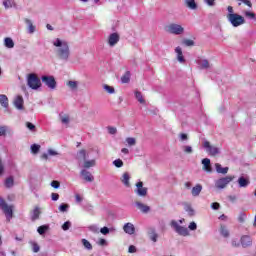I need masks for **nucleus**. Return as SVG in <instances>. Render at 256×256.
<instances>
[{
  "label": "nucleus",
  "instance_id": "f257e3e1",
  "mask_svg": "<svg viewBox=\"0 0 256 256\" xmlns=\"http://www.w3.org/2000/svg\"><path fill=\"white\" fill-rule=\"evenodd\" d=\"M52 44L55 49V54L60 59V61H69V57H71V50L69 49V43L60 38H56Z\"/></svg>",
  "mask_w": 256,
  "mask_h": 256
},
{
  "label": "nucleus",
  "instance_id": "f03ea898",
  "mask_svg": "<svg viewBox=\"0 0 256 256\" xmlns=\"http://www.w3.org/2000/svg\"><path fill=\"white\" fill-rule=\"evenodd\" d=\"M227 11L226 19L232 27H241V25H245V17L235 13L233 6H228Z\"/></svg>",
  "mask_w": 256,
  "mask_h": 256
},
{
  "label": "nucleus",
  "instance_id": "7ed1b4c3",
  "mask_svg": "<svg viewBox=\"0 0 256 256\" xmlns=\"http://www.w3.org/2000/svg\"><path fill=\"white\" fill-rule=\"evenodd\" d=\"M182 223H185V219H180L179 221L172 220L170 222V227H172L175 233H177L181 237H189V229L185 226H181Z\"/></svg>",
  "mask_w": 256,
  "mask_h": 256
},
{
  "label": "nucleus",
  "instance_id": "20e7f679",
  "mask_svg": "<svg viewBox=\"0 0 256 256\" xmlns=\"http://www.w3.org/2000/svg\"><path fill=\"white\" fill-rule=\"evenodd\" d=\"M0 209L6 217V221L9 223L13 219V205H8L5 199L0 196Z\"/></svg>",
  "mask_w": 256,
  "mask_h": 256
},
{
  "label": "nucleus",
  "instance_id": "39448f33",
  "mask_svg": "<svg viewBox=\"0 0 256 256\" xmlns=\"http://www.w3.org/2000/svg\"><path fill=\"white\" fill-rule=\"evenodd\" d=\"M166 33L170 35H183L185 33V28L177 23H170L165 27Z\"/></svg>",
  "mask_w": 256,
  "mask_h": 256
},
{
  "label": "nucleus",
  "instance_id": "423d86ee",
  "mask_svg": "<svg viewBox=\"0 0 256 256\" xmlns=\"http://www.w3.org/2000/svg\"><path fill=\"white\" fill-rule=\"evenodd\" d=\"M27 85L30 89L37 91V89H41V79H39L37 74L31 73L28 75Z\"/></svg>",
  "mask_w": 256,
  "mask_h": 256
},
{
  "label": "nucleus",
  "instance_id": "0eeeda50",
  "mask_svg": "<svg viewBox=\"0 0 256 256\" xmlns=\"http://www.w3.org/2000/svg\"><path fill=\"white\" fill-rule=\"evenodd\" d=\"M203 147L206 153H208V155H210L211 157H216V155H221V148L215 145H211L210 141L205 140L203 142Z\"/></svg>",
  "mask_w": 256,
  "mask_h": 256
},
{
  "label": "nucleus",
  "instance_id": "6e6552de",
  "mask_svg": "<svg viewBox=\"0 0 256 256\" xmlns=\"http://www.w3.org/2000/svg\"><path fill=\"white\" fill-rule=\"evenodd\" d=\"M233 179H235V176H226V177H222L220 179H217L215 181L216 189H219L220 191L222 189H226L227 185H229L231 183V181H233Z\"/></svg>",
  "mask_w": 256,
  "mask_h": 256
},
{
  "label": "nucleus",
  "instance_id": "1a4fd4ad",
  "mask_svg": "<svg viewBox=\"0 0 256 256\" xmlns=\"http://www.w3.org/2000/svg\"><path fill=\"white\" fill-rule=\"evenodd\" d=\"M41 81L42 83H44V85L47 86L48 89H57V81H55V77L54 76H47L44 75L41 77Z\"/></svg>",
  "mask_w": 256,
  "mask_h": 256
},
{
  "label": "nucleus",
  "instance_id": "9d476101",
  "mask_svg": "<svg viewBox=\"0 0 256 256\" xmlns=\"http://www.w3.org/2000/svg\"><path fill=\"white\" fill-rule=\"evenodd\" d=\"M148 189L147 187L143 186V182L142 181H138L136 183V188L134 190V193L138 196V197H145L147 195Z\"/></svg>",
  "mask_w": 256,
  "mask_h": 256
},
{
  "label": "nucleus",
  "instance_id": "9b49d317",
  "mask_svg": "<svg viewBox=\"0 0 256 256\" xmlns=\"http://www.w3.org/2000/svg\"><path fill=\"white\" fill-rule=\"evenodd\" d=\"M120 39H121V37L119 36V34H117V32L110 34L108 37L109 47H115V45H117V43H119Z\"/></svg>",
  "mask_w": 256,
  "mask_h": 256
},
{
  "label": "nucleus",
  "instance_id": "f8f14e48",
  "mask_svg": "<svg viewBox=\"0 0 256 256\" xmlns=\"http://www.w3.org/2000/svg\"><path fill=\"white\" fill-rule=\"evenodd\" d=\"M240 243L242 245V247L247 248V247H251V245H253V240L251 239V236L249 235H243L240 238Z\"/></svg>",
  "mask_w": 256,
  "mask_h": 256
},
{
  "label": "nucleus",
  "instance_id": "ddd939ff",
  "mask_svg": "<svg viewBox=\"0 0 256 256\" xmlns=\"http://www.w3.org/2000/svg\"><path fill=\"white\" fill-rule=\"evenodd\" d=\"M148 237L150 240H152L153 243H157V239H159V234H157V230L155 228L150 227L148 228Z\"/></svg>",
  "mask_w": 256,
  "mask_h": 256
},
{
  "label": "nucleus",
  "instance_id": "4468645a",
  "mask_svg": "<svg viewBox=\"0 0 256 256\" xmlns=\"http://www.w3.org/2000/svg\"><path fill=\"white\" fill-rule=\"evenodd\" d=\"M124 233H127V235H135V225L133 223H126L123 226Z\"/></svg>",
  "mask_w": 256,
  "mask_h": 256
},
{
  "label": "nucleus",
  "instance_id": "2eb2a0df",
  "mask_svg": "<svg viewBox=\"0 0 256 256\" xmlns=\"http://www.w3.org/2000/svg\"><path fill=\"white\" fill-rule=\"evenodd\" d=\"M80 175H81V177H83L84 181H88V183L93 182L95 179L93 177V175H91V172H89L85 169L81 170Z\"/></svg>",
  "mask_w": 256,
  "mask_h": 256
},
{
  "label": "nucleus",
  "instance_id": "dca6fc26",
  "mask_svg": "<svg viewBox=\"0 0 256 256\" xmlns=\"http://www.w3.org/2000/svg\"><path fill=\"white\" fill-rule=\"evenodd\" d=\"M0 105L4 109H9V98L5 94H0Z\"/></svg>",
  "mask_w": 256,
  "mask_h": 256
},
{
  "label": "nucleus",
  "instance_id": "f3484780",
  "mask_svg": "<svg viewBox=\"0 0 256 256\" xmlns=\"http://www.w3.org/2000/svg\"><path fill=\"white\" fill-rule=\"evenodd\" d=\"M202 165H203V170L206 171L207 173H211V159L209 158H204L202 160Z\"/></svg>",
  "mask_w": 256,
  "mask_h": 256
},
{
  "label": "nucleus",
  "instance_id": "a211bd4d",
  "mask_svg": "<svg viewBox=\"0 0 256 256\" xmlns=\"http://www.w3.org/2000/svg\"><path fill=\"white\" fill-rule=\"evenodd\" d=\"M201 191H203V186L201 184H197L192 188V197H199V195H201Z\"/></svg>",
  "mask_w": 256,
  "mask_h": 256
},
{
  "label": "nucleus",
  "instance_id": "6ab92c4d",
  "mask_svg": "<svg viewBox=\"0 0 256 256\" xmlns=\"http://www.w3.org/2000/svg\"><path fill=\"white\" fill-rule=\"evenodd\" d=\"M24 23L28 27V33L30 35H33V33H35V25H33V22L31 21V19L25 18L24 19Z\"/></svg>",
  "mask_w": 256,
  "mask_h": 256
},
{
  "label": "nucleus",
  "instance_id": "aec40b11",
  "mask_svg": "<svg viewBox=\"0 0 256 256\" xmlns=\"http://www.w3.org/2000/svg\"><path fill=\"white\" fill-rule=\"evenodd\" d=\"M39 215H41V208H39V206H36L31 212V220L37 221V219H39Z\"/></svg>",
  "mask_w": 256,
  "mask_h": 256
},
{
  "label": "nucleus",
  "instance_id": "412c9836",
  "mask_svg": "<svg viewBox=\"0 0 256 256\" xmlns=\"http://www.w3.org/2000/svg\"><path fill=\"white\" fill-rule=\"evenodd\" d=\"M137 209H139L142 213H149L151 211V207L141 203V202H136L135 203Z\"/></svg>",
  "mask_w": 256,
  "mask_h": 256
},
{
  "label": "nucleus",
  "instance_id": "4be33fe9",
  "mask_svg": "<svg viewBox=\"0 0 256 256\" xmlns=\"http://www.w3.org/2000/svg\"><path fill=\"white\" fill-rule=\"evenodd\" d=\"M175 53H177V61H179V63H185V57L183 56V50L181 49L180 46L175 48Z\"/></svg>",
  "mask_w": 256,
  "mask_h": 256
},
{
  "label": "nucleus",
  "instance_id": "5701e85b",
  "mask_svg": "<svg viewBox=\"0 0 256 256\" xmlns=\"http://www.w3.org/2000/svg\"><path fill=\"white\" fill-rule=\"evenodd\" d=\"M131 179V176L129 175V172H125L123 175H122V183L125 187H131V183L129 182Z\"/></svg>",
  "mask_w": 256,
  "mask_h": 256
},
{
  "label": "nucleus",
  "instance_id": "b1692460",
  "mask_svg": "<svg viewBox=\"0 0 256 256\" xmlns=\"http://www.w3.org/2000/svg\"><path fill=\"white\" fill-rule=\"evenodd\" d=\"M215 167H216V172L220 173L221 175H227V173H229V167L223 168V166H221V164L219 163H216Z\"/></svg>",
  "mask_w": 256,
  "mask_h": 256
},
{
  "label": "nucleus",
  "instance_id": "393cba45",
  "mask_svg": "<svg viewBox=\"0 0 256 256\" xmlns=\"http://www.w3.org/2000/svg\"><path fill=\"white\" fill-rule=\"evenodd\" d=\"M14 106L16 107V109L21 110L23 109V96H17L14 99Z\"/></svg>",
  "mask_w": 256,
  "mask_h": 256
},
{
  "label": "nucleus",
  "instance_id": "a878e982",
  "mask_svg": "<svg viewBox=\"0 0 256 256\" xmlns=\"http://www.w3.org/2000/svg\"><path fill=\"white\" fill-rule=\"evenodd\" d=\"M66 85L71 91H77L79 89V82L75 80L68 81Z\"/></svg>",
  "mask_w": 256,
  "mask_h": 256
},
{
  "label": "nucleus",
  "instance_id": "bb28decb",
  "mask_svg": "<svg viewBox=\"0 0 256 256\" xmlns=\"http://www.w3.org/2000/svg\"><path fill=\"white\" fill-rule=\"evenodd\" d=\"M249 179L248 178H245V177H240L238 178V185L240 188H245V187H248L249 186Z\"/></svg>",
  "mask_w": 256,
  "mask_h": 256
},
{
  "label": "nucleus",
  "instance_id": "cd10ccee",
  "mask_svg": "<svg viewBox=\"0 0 256 256\" xmlns=\"http://www.w3.org/2000/svg\"><path fill=\"white\" fill-rule=\"evenodd\" d=\"M4 185H5L6 189H11V187H13V185H15V180H14L13 176L6 178L4 181Z\"/></svg>",
  "mask_w": 256,
  "mask_h": 256
},
{
  "label": "nucleus",
  "instance_id": "c85d7f7f",
  "mask_svg": "<svg viewBox=\"0 0 256 256\" xmlns=\"http://www.w3.org/2000/svg\"><path fill=\"white\" fill-rule=\"evenodd\" d=\"M220 235H222V237H224L225 239H227V237H229V229H227V226L225 225H221L220 226Z\"/></svg>",
  "mask_w": 256,
  "mask_h": 256
},
{
  "label": "nucleus",
  "instance_id": "c756f323",
  "mask_svg": "<svg viewBox=\"0 0 256 256\" xmlns=\"http://www.w3.org/2000/svg\"><path fill=\"white\" fill-rule=\"evenodd\" d=\"M184 211H186V213H188L190 217H193V215H195V210L193 209L191 204H185Z\"/></svg>",
  "mask_w": 256,
  "mask_h": 256
},
{
  "label": "nucleus",
  "instance_id": "7c9ffc66",
  "mask_svg": "<svg viewBox=\"0 0 256 256\" xmlns=\"http://www.w3.org/2000/svg\"><path fill=\"white\" fill-rule=\"evenodd\" d=\"M4 45L7 49H13V47H15V42H13V39L11 38H5Z\"/></svg>",
  "mask_w": 256,
  "mask_h": 256
},
{
  "label": "nucleus",
  "instance_id": "2f4dec72",
  "mask_svg": "<svg viewBox=\"0 0 256 256\" xmlns=\"http://www.w3.org/2000/svg\"><path fill=\"white\" fill-rule=\"evenodd\" d=\"M76 159H83V161H85L87 159V151H85V149L78 151Z\"/></svg>",
  "mask_w": 256,
  "mask_h": 256
},
{
  "label": "nucleus",
  "instance_id": "473e14b6",
  "mask_svg": "<svg viewBox=\"0 0 256 256\" xmlns=\"http://www.w3.org/2000/svg\"><path fill=\"white\" fill-rule=\"evenodd\" d=\"M131 81V72L126 71L125 74L121 77V82L122 83H129Z\"/></svg>",
  "mask_w": 256,
  "mask_h": 256
},
{
  "label": "nucleus",
  "instance_id": "72a5a7b5",
  "mask_svg": "<svg viewBox=\"0 0 256 256\" xmlns=\"http://www.w3.org/2000/svg\"><path fill=\"white\" fill-rule=\"evenodd\" d=\"M198 65L201 69H209V61L206 59L198 60Z\"/></svg>",
  "mask_w": 256,
  "mask_h": 256
},
{
  "label": "nucleus",
  "instance_id": "f704fd0d",
  "mask_svg": "<svg viewBox=\"0 0 256 256\" xmlns=\"http://www.w3.org/2000/svg\"><path fill=\"white\" fill-rule=\"evenodd\" d=\"M185 3L187 7H189V9H192V10L197 9V3L195 2V0H185Z\"/></svg>",
  "mask_w": 256,
  "mask_h": 256
},
{
  "label": "nucleus",
  "instance_id": "c9c22d12",
  "mask_svg": "<svg viewBox=\"0 0 256 256\" xmlns=\"http://www.w3.org/2000/svg\"><path fill=\"white\" fill-rule=\"evenodd\" d=\"M84 169H90V167H95V160H84Z\"/></svg>",
  "mask_w": 256,
  "mask_h": 256
},
{
  "label": "nucleus",
  "instance_id": "e433bc0d",
  "mask_svg": "<svg viewBox=\"0 0 256 256\" xmlns=\"http://www.w3.org/2000/svg\"><path fill=\"white\" fill-rule=\"evenodd\" d=\"M126 143L128 147H135L137 145V140L133 137L126 138Z\"/></svg>",
  "mask_w": 256,
  "mask_h": 256
},
{
  "label": "nucleus",
  "instance_id": "4c0bfd02",
  "mask_svg": "<svg viewBox=\"0 0 256 256\" xmlns=\"http://www.w3.org/2000/svg\"><path fill=\"white\" fill-rule=\"evenodd\" d=\"M60 121L63 123V125H69V115L67 114H60Z\"/></svg>",
  "mask_w": 256,
  "mask_h": 256
},
{
  "label": "nucleus",
  "instance_id": "58836bf2",
  "mask_svg": "<svg viewBox=\"0 0 256 256\" xmlns=\"http://www.w3.org/2000/svg\"><path fill=\"white\" fill-rule=\"evenodd\" d=\"M48 230H49V226L42 225L38 227L37 232L39 233V235H45V233H47Z\"/></svg>",
  "mask_w": 256,
  "mask_h": 256
},
{
  "label": "nucleus",
  "instance_id": "ea45409f",
  "mask_svg": "<svg viewBox=\"0 0 256 256\" xmlns=\"http://www.w3.org/2000/svg\"><path fill=\"white\" fill-rule=\"evenodd\" d=\"M40 149H41V145H38V144L31 145V153H33L34 155H37V153H39Z\"/></svg>",
  "mask_w": 256,
  "mask_h": 256
},
{
  "label": "nucleus",
  "instance_id": "a19ab883",
  "mask_svg": "<svg viewBox=\"0 0 256 256\" xmlns=\"http://www.w3.org/2000/svg\"><path fill=\"white\" fill-rule=\"evenodd\" d=\"M82 244L88 251H91V249H93V245H91V242H89L87 239H82Z\"/></svg>",
  "mask_w": 256,
  "mask_h": 256
},
{
  "label": "nucleus",
  "instance_id": "79ce46f5",
  "mask_svg": "<svg viewBox=\"0 0 256 256\" xmlns=\"http://www.w3.org/2000/svg\"><path fill=\"white\" fill-rule=\"evenodd\" d=\"M88 231H91L92 233H99V226L97 224H92L87 227Z\"/></svg>",
  "mask_w": 256,
  "mask_h": 256
},
{
  "label": "nucleus",
  "instance_id": "37998d69",
  "mask_svg": "<svg viewBox=\"0 0 256 256\" xmlns=\"http://www.w3.org/2000/svg\"><path fill=\"white\" fill-rule=\"evenodd\" d=\"M112 165H114V167H117V169H121V167H123V160L116 159L112 162Z\"/></svg>",
  "mask_w": 256,
  "mask_h": 256
},
{
  "label": "nucleus",
  "instance_id": "c03bdc74",
  "mask_svg": "<svg viewBox=\"0 0 256 256\" xmlns=\"http://www.w3.org/2000/svg\"><path fill=\"white\" fill-rule=\"evenodd\" d=\"M135 97H136L137 101H139L141 104L145 103V99H143V94H141V92L136 91Z\"/></svg>",
  "mask_w": 256,
  "mask_h": 256
},
{
  "label": "nucleus",
  "instance_id": "a18cd8bd",
  "mask_svg": "<svg viewBox=\"0 0 256 256\" xmlns=\"http://www.w3.org/2000/svg\"><path fill=\"white\" fill-rule=\"evenodd\" d=\"M59 211L61 213H66V211H69V204H65V203L60 204Z\"/></svg>",
  "mask_w": 256,
  "mask_h": 256
},
{
  "label": "nucleus",
  "instance_id": "49530a36",
  "mask_svg": "<svg viewBox=\"0 0 256 256\" xmlns=\"http://www.w3.org/2000/svg\"><path fill=\"white\" fill-rule=\"evenodd\" d=\"M3 6L5 9H11L13 7V0H3Z\"/></svg>",
  "mask_w": 256,
  "mask_h": 256
},
{
  "label": "nucleus",
  "instance_id": "de8ad7c7",
  "mask_svg": "<svg viewBox=\"0 0 256 256\" xmlns=\"http://www.w3.org/2000/svg\"><path fill=\"white\" fill-rule=\"evenodd\" d=\"M245 17H247L248 19H253L255 21L256 19V15L255 13L251 12V11H245L244 12Z\"/></svg>",
  "mask_w": 256,
  "mask_h": 256
},
{
  "label": "nucleus",
  "instance_id": "09e8293b",
  "mask_svg": "<svg viewBox=\"0 0 256 256\" xmlns=\"http://www.w3.org/2000/svg\"><path fill=\"white\" fill-rule=\"evenodd\" d=\"M103 89H105L107 91V93H110V95H113V93H115V88H113L112 86H109L107 84H105L103 86Z\"/></svg>",
  "mask_w": 256,
  "mask_h": 256
},
{
  "label": "nucleus",
  "instance_id": "8fccbe9b",
  "mask_svg": "<svg viewBox=\"0 0 256 256\" xmlns=\"http://www.w3.org/2000/svg\"><path fill=\"white\" fill-rule=\"evenodd\" d=\"M183 45H185L186 47H193V45H195V41L190 39H184Z\"/></svg>",
  "mask_w": 256,
  "mask_h": 256
},
{
  "label": "nucleus",
  "instance_id": "3c124183",
  "mask_svg": "<svg viewBox=\"0 0 256 256\" xmlns=\"http://www.w3.org/2000/svg\"><path fill=\"white\" fill-rule=\"evenodd\" d=\"M247 219V214L241 212L238 216L239 223H245V220Z\"/></svg>",
  "mask_w": 256,
  "mask_h": 256
},
{
  "label": "nucleus",
  "instance_id": "603ef678",
  "mask_svg": "<svg viewBox=\"0 0 256 256\" xmlns=\"http://www.w3.org/2000/svg\"><path fill=\"white\" fill-rule=\"evenodd\" d=\"M62 229H63V231H69V229H71V221H66V222L62 225Z\"/></svg>",
  "mask_w": 256,
  "mask_h": 256
},
{
  "label": "nucleus",
  "instance_id": "864d4df0",
  "mask_svg": "<svg viewBox=\"0 0 256 256\" xmlns=\"http://www.w3.org/2000/svg\"><path fill=\"white\" fill-rule=\"evenodd\" d=\"M221 204H219V202H213L211 204V209H213L214 211H218V209H220Z\"/></svg>",
  "mask_w": 256,
  "mask_h": 256
},
{
  "label": "nucleus",
  "instance_id": "5fc2aeb1",
  "mask_svg": "<svg viewBox=\"0 0 256 256\" xmlns=\"http://www.w3.org/2000/svg\"><path fill=\"white\" fill-rule=\"evenodd\" d=\"M51 187H53L54 189H59V187H61V184L59 183V181L53 180L51 182Z\"/></svg>",
  "mask_w": 256,
  "mask_h": 256
},
{
  "label": "nucleus",
  "instance_id": "6e6d98bb",
  "mask_svg": "<svg viewBox=\"0 0 256 256\" xmlns=\"http://www.w3.org/2000/svg\"><path fill=\"white\" fill-rule=\"evenodd\" d=\"M183 151H184V153L191 154V153H193V147H191V146H183Z\"/></svg>",
  "mask_w": 256,
  "mask_h": 256
},
{
  "label": "nucleus",
  "instance_id": "4d7b16f0",
  "mask_svg": "<svg viewBox=\"0 0 256 256\" xmlns=\"http://www.w3.org/2000/svg\"><path fill=\"white\" fill-rule=\"evenodd\" d=\"M188 229H190V231H197V223L191 222L188 226Z\"/></svg>",
  "mask_w": 256,
  "mask_h": 256
},
{
  "label": "nucleus",
  "instance_id": "13d9d810",
  "mask_svg": "<svg viewBox=\"0 0 256 256\" xmlns=\"http://www.w3.org/2000/svg\"><path fill=\"white\" fill-rule=\"evenodd\" d=\"M109 228L107 226H104L103 228L100 229V233H102V235H109Z\"/></svg>",
  "mask_w": 256,
  "mask_h": 256
},
{
  "label": "nucleus",
  "instance_id": "bf43d9fd",
  "mask_svg": "<svg viewBox=\"0 0 256 256\" xmlns=\"http://www.w3.org/2000/svg\"><path fill=\"white\" fill-rule=\"evenodd\" d=\"M241 3H244V5H247V7H249L251 9V7H253V3H251V0H238Z\"/></svg>",
  "mask_w": 256,
  "mask_h": 256
},
{
  "label": "nucleus",
  "instance_id": "052dcab7",
  "mask_svg": "<svg viewBox=\"0 0 256 256\" xmlns=\"http://www.w3.org/2000/svg\"><path fill=\"white\" fill-rule=\"evenodd\" d=\"M204 3L208 5V7H215V0H204Z\"/></svg>",
  "mask_w": 256,
  "mask_h": 256
},
{
  "label": "nucleus",
  "instance_id": "680f3d73",
  "mask_svg": "<svg viewBox=\"0 0 256 256\" xmlns=\"http://www.w3.org/2000/svg\"><path fill=\"white\" fill-rule=\"evenodd\" d=\"M26 127L29 129V131H35V125L31 122H27Z\"/></svg>",
  "mask_w": 256,
  "mask_h": 256
},
{
  "label": "nucleus",
  "instance_id": "e2e57ef3",
  "mask_svg": "<svg viewBox=\"0 0 256 256\" xmlns=\"http://www.w3.org/2000/svg\"><path fill=\"white\" fill-rule=\"evenodd\" d=\"M7 133V127L0 126V137H3Z\"/></svg>",
  "mask_w": 256,
  "mask_h": 256
},
{
  "label": "nucleus",
  "instance_id": "0e129e2a",
  "mask_svg": "<svg viewBox=\"0 0 256 256\" xmlns=\"http://www.w3.org/2000/svg\"><path fill=\"white\" fill-rule=\"evenodd\" d=\"M108 133H110V135H115L117 133V128L108 127Z\"/></svg>",
  "mask_w": 256,
  "mask_h": 256
},
{
  "label": "nucleus",
  "instance_id": "69168bd1",
  "mask_svg": "<svg viewBox=\"0 0 256 256\" xmlns=\"http://www.w3.org/2000/svg\"><path fill=\"white\" fill-rule=\"evenodd\" d=\"M32 247H33V252L34 253H39L40 247H39V245L37 243H33Z\"/></svg>",
  "mask_w": 256,
  "mask_h": 256
},
{
  "label": "nucleus",
  "instance_id": "338daca9",
  "mask_svg": "<svg viewBox=\"0 0 256 256\" xmlns=\"http://www.w3.org/2000/svg\"><path fill=\"white\" fill-rule=\"evenodd\" d=\"M48 155L55 157V155H59V153L53 149H48Z\"/></svg>",
  "mask_w": 256,
  "mask_h": 256
},
{
  "label": "nucleus",
  "instance_id": "774afa93",
  "mask_svg": "<svg viewBox=\"0 0 256 256\" xmlns=\"http://www.w3.org/2000/svg\"><path fill=\"white\" fill-rule=\"evenodd\" d=\"M51 199H52V201H59V195L57 193H52Z\"/></svg>",
  "mask_w": 256,
  "mask_h": 256
}]
</instances>
